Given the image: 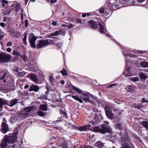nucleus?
I'll return each instance as SVG.
<instances>
[{
	"label": "nucleus",
	"instance_id": "obj_13",
	"mask_svg": "<svg viewBox=\"0 0 148 148\" xmlns=\"http://www.w3.org/2000/svg\"><path fill=\"white\" fill-rule=\"evenodd\" d=\"M91 127V125L88 124L82 126H75V128L80 131H86L89 128Z\"/></svg>",
	"mask_w": 148,
	"mask_h": 148
},
{
	"label": "nucleus",
	"instance_id": "obj_58",
	"mask_svg": "<svg viewBox=\"0 0 148 148\" xmlns=\"http://www.w3.org/2000/svg\"><path fill=\"white\" fill-rule=\"evenodd\" d=\"M77 22L78 23H82V20L79 18L77 19Z\"/></svg>",
	"mask_w": 148,
	"mask_h": 148
},
{
	"label": "nucleus",
	"instance_id": "obj_50",
	"mask_svg": "<svg viewBox=\"0 0 148 148\" xmlns=\"http://www.w3.org/2000/svg\"><path fill=\"white\" fill-rule=\"evenodd\" d=\"M136 52H137V53H145V51H140V50H137Z\"/></svg>",
	"mask_w": 148,
	"mask_h": 148
},
{
	"label": "nucleus",
	"instance_id": "obj_63",
	"mask_svg": "<svg viewBox=\"0 0 148 148\" xmlns=\"http://www.w3.org/2000/svg\"><path fill=\"white\" fill-rule=\"evenodd\" d=\"M60 82L62 85L64 84L65 83L64 81L63 80H61Z\"/></svg>",
	"mask_w": 148,
	"mask_h": 148
},
{
	"label": "nucleus",
	"instance_id": "obj_8",
	"mask_svg": "<svg viewBox=\"0 0 148 148\" xmlns=\"http://www.w3.org/2000/svg\"><path fill=\"white\" fill-rule=\"evenodd\" d=\"M47 40H40L37 41V44L36 45V47L38 49L42 48H44L47 46Z\"/></svg>",
	"mask_w": 148,
	"mask_h": 148
},
{
	"label": "nucleus",
	"instance_id": "obj_62",
	"mask_svg": "<svg viewBox=\"0 0 148 148\" xmlns=\"http://www.w3.org/2000/svg\"><path fill=\"white\" fill-rule=\"evenodd\" d=\"M142 107V106L140 105H139L137 107V108L138 109H140L141 107Z\"/></svg>",
	"mask_w": 148,
	"mask_h": 148
},
{
	"label": "nucleus",
	"instance_id": "obj_59",
	"mask_svg": "<svg viewBox=\"0 0 148 148\" xmlns=\"http://www.w3.org/2000/svg\"><path fill=\"white\" fill-rule=\"evenodd\" d=\"M84 148H93L92 147L87 146V145H84Z\"/></svg>",
	"mask_w": 148,
	"mask_h": 148
},
{
	"label": "nucleus",
	"instance_id": "obj_23",
	"mask_svg": "<svg viewBox=\"0 0 148 148\" xmlns=\"http://www.w3.org/2000/svg\"><path fill=\"white\" fill-rule=\"evenodd\" d=\"M95 146L99 148H102L103 144L101 141H98L95 143Z\"/></svg>",
	"mask_w": 148,
	"mask_h": 148
},
{
	"label": "nucleus",
	"instance_id": "obj_54",
	"mask_svg": "<svg viewBox=\"0 0 148 148\" xmlns=\"http://www.w3.org/2000/svg\"><path fill=\"white\" fill-rule=\"evenodd\" d=\"M8 1L5 0H3L2 1V3L4 4H8Z\"/></svg>",
	"mask_w": 148,
	"mask_h": 148
},
{
	"label": "nucleus",
	"instance_id": "obj_52",
	"mask_svg": "<svg viewBox=\"0 0 148 148\" xmlns=\"http://www.w3.org/2000/svg\"><path fill=\"white\" fill-rule=\"evenodd\" d=\"M67 27H68L69 29H71V28L72 27H74V26L73 25H72V24H71V23H70V24H69V25H67Z\"/></svg>",
	"mask_w": 148,
	"mask_h": 148
},
{
	"label": "nucleus",
	"instance_id": "obj_12",
	"mask_svg": "<svg viewBox=\"0 0 148 148\" xmlns=\"http://www.w3.org/2000/svg\"><path fill=\"white\" fill-rule=\"evenodd\" d=\"M33 107L32 106L27 107L24 109V110L25 112L23 113V119L29 116V113L33 109Z\"/></svg>",
	"mask_w": 148,
	"mask_h": 148
},
{
	"label": "nucleus",
	"instance_id": "obj_30",
	"mask_svg": "<svg viewBox=\"0 0 148 148\" xmlns=\"http://www.w3.org/2000/svg\"><path fill=\"white\" fill-rule=\"evenodd\" d=\"M141 124L148 130V122L146 121H143L141 122Z\"/></svg>",
	"mask_w": 148,
	"mask_h": 148
},
{
	"label": "nucleus",
	"instance_id": "obj_27",
	"mask_svg": "<svg viewBox=\"0 0 148 148\" xmlns=\"http://www.w3.org/2000/svg\"><path fill=\"white\" fill-rule=\"evenodd\" d=\"M130 72V69L129 67H127L125 69V71L124 73L125 74V77H127L128 76H131V74H129L128 73Z\"/></svg>",
	"mask_w": 148,
	"mask_h": 148
},
{
	"label": "nucleus",
	"instance_id": "obj_2",
	"mask_svg": "<svg viewBox=\"0 0 148 148\" xmlns=\"http://www.w3.org/2000/svg\"><path fill=\"white\" fill-rule=\"evenodd\" d=\"M18 132H14L13 134L6 135L4 137L3 140L0 144V148L9 147V144L15 142L16 139Z\"/></svg>",
	"mask_w": 148,
	"mask_h": 148
},
{
	"label": "nucleus",
	"instance_id": "obj_17",
	"mask_svg": "<svg viewBox=\"0 0 148 148\" xmlns=\"http://www.w3.org/2000/svg\"><path fill=\"white\" fill-rule=\"evenodd\" d=\"M135 88V86L134 85H129L127 86L125 88L127 92H132L134 91Z\"/></svg>",
	"mask_w": 148,
	"mask_h": 148
},
{
	"label": "nucleus",
	"instance_id": "obj_44",
	"mask_svg": "<svg viewBox=\"0 0 148 148\" xmlns=\"http://www.w3.org/2000/svg\"><path fill=\"white\" fill-rule=\"evenodd\" d=\"M18 74L19 75V76L21 77L24 76L26 74L25 72L24 71H23L20 72H19Z\"/></svg>",
	"mask_w": 148,
	"mask_h": 148
},
{
	"label": "nucleus",
	"instance_id": "obj_38",
	"mask_svg": "<svg viewBox=\"0 0 148 148\" xmlns=\"http://www.w3.org/2000/svg\"><path fill=\"white\" fill-rule=\"evenodd\" d=\"M60 72L63 76L66 75H67V71L63 69V70H61Z\"/></svg>",
	"mask_w": 148,
	"mask_h": 148
},
{
	"label": "nucleus",
	"instance_id": "obj_40",
	"mask_svg": "<svg viewBox=\"0 0 148 148\" xmlns=\"http://www.w3.org/2000/svg\"><path fill=\"white\" fill-rule=\"evenodd\" d=\"M13 55H15L17 56H21V55L19 52L15 51H13Z\"/></svg>",
	"mask_w": 148,
	"mask_h": 148
},
{
	"label": "nucleus",
	"instance_id": "obj_33",
	"mask_svg": "<svg viewBox=\"0 0 148 148\" xmlns=\"http://www.w3.org/2000/svg\"><path fill=\"white\" fill-rule=\"evenodd\" d=\"M47 41V45H54L55 44V41L52 40L46 39Z\"/></svg>",
	"mask_w": 148,
	"mask_h": 148
},
{
	"label": "nucleus",
	"instance_id": "obj_41",
	"mask_svg": "<svg viewBox=\"0 0 148 148\" xmlns=\"http://www.w3.org/2000/svg\"><path fill=\"white\" fill-rule=\"evenodd\" d=\"M62 148H68V145L66 142H64L62 144Z\"/></svg>",
	"mask_w": 148,
	"mask_h": 148
},
{
	"label": "nucleus",
	"instance_id": "obj_11",
	"mask_svg": "<svg viewBox=\"0 0 148 148\" xmlns=\"http://www.w3.org/2000/svg\"><path fill=\"white\" fill-rule=\"evenodd\" d=\"M106 115L110 119H112L114 117V114L111 112L110 109L108 106L105 107Z\"/></svg>",
	"mask_w": 148,
	"mask_h": 148
},
{
	"label": "nucleus",
	"instance_id": "obj_34",
	"mask_svg": "<svg viewBox=\"0 0 148 148\" xmlns=\"http://www.w3.org/2000/svg\"><path fill=\"white\" fill-rule=\"evenodd\" d=\"M73 89L77 91L79 93H82H82L84 92L82 90H80V89L78 88L75 87L74 86H73Z\"/></svg>",
	"mask_w": 148,
	"mask_h": 148
},
{
	"label": "nucleus",
	"instance_id": "obj_61",
	"mask_svg": "<svg viewBox=\"0 0 148 148\" xmlns=\"http://www.w3.org/2000/svg\"><path fill=\"white\" fill-rule=\"evenodd\" d=\"M95 118H96V121L97 122L98 121V116H97L95 115Z\"/></svg>",
	"mask_w": 148,
	"mask_h": 148
},
{
	"label": "nucleus",
	"instance_id": "obj_36",
	"mask_svg": "<svg viewBox=\"0 0 148 148\" xmlns=\"http://www.w3.org/2000/svg\"><path fill=\"white\" fill-rule=\"evenodd\" d=\"M129 79L134 82H137L139 80L138 78V77H131Z\"/></svg>",
	"mask_w": 148,
	"mask_h": 148
},
{
	"label": "nucleus",
	"instance_id": "obj_1",
	"mask_svg": "<svg viewBox=\"0 0 148 148\" xmlns=\"http://www.w3.org/2000/svg\"><path fill=\"white\" fill-rule=\"evenodd\" d=\"M117 133L115 136L116 138L119 142L122 143L120 148H132L130 145L131 142L128 137L127 133L125 130Z\"/></svg>",
	"mask_w": 148,
	"mask_h": 148
},
{
	"label": "nucleus",
	"instance_id": "obj_25",
	"mask_svg": "<svg viewBox=\"0 0 148 148\" xmlns=\"http://www.w3.org/2000/svg\"><path fill=\"white\" fill-rule=\"evenodd\" d=\"M123 54L124 55V56L126 57H127V56H129L131 58L137 57L136 56L134 55L132 53H125L124 52H123Z\"/></svg>",
	"mask_w": 148,
	"mask_h": 148
},
{
	"label": "nucleus",
	"instance_id": "obj_31",
	"mask_svg": "<svg viewBox=\"0 0 148 148\" xmlns=\"http://www.w3.org/2000/svg\"><path fill=\"white\" fill-rule=\"evenodd\" d=\"M26 16L23 10H22L21 14V19L22 21H23V19L26 18Z\"/></svg>",
	"mask_w": 148,
	"mask_h": 148
},
{
	"label": "nucleus",
	"instance_id": "obj_43",
	"mask_svg": "<svg viewBox=\"0 0 148 148\" xmlns=\"http://www.w3.org/2000/svg\"><path fill=\"white\" fill-rule=\"evenodd\" d=\"M92 15V14L91 13H85V14H82V16L83 17H85L86 16H89L91 15Z\"/></svg>",
	"mask_w": 148,
	"mask_h": 148
},
{
	"label": "nucleus",
	"instance_id": "obj_49",
	"mask_svg": "<svg viewBox=\"0 0 148 148\" xmlns=\"http://www.w3.org/2000/svg\"><path fill=\"white\" fill-rule=\"evenodd\" d=\"M12 45V43L11 42H7L6 46L7 47H10Z\"/></svg>",
	"mask_w": 148,
	"mask_h": 148
},
{
	"label": "nucleus",
	"instance_id": "obj_24",
	"mask_svg": "<svg viewBox=\"0 0 148 148\" xmlns=\"http://www.w3.org/2000/svg\"><path fill=\"white\" fill-rule=\"evenodd\" d=\"M140 65L143 67L146 68L148 67V62L146 61H143L140 63Z\"/></svg>",
	"mask_w": 148,
	"mask_h": 148
},
{
	"label": "nucleus",
	"instance_id": "obj_37",
	"mask_svg": "<svg viewBox=\"0 0 148 148\" xmlns=\"http://www.w3.org/2000/svg\"><path fill=\"white\" fill-rule=\"evenodd\" d=\"M105 10H99V12L100 13H103L105 15L108 16L109 14L108 13H107V12L104 11Z\"/></svg>",
	"mask_w": 148,
	"mask_h": 148
},
{
	"label": "nucleus",
	"instance_id": "obj_39",
	"mask_svg": "<svg viewBox=\"0 0 148 148\" xmlns=\"http://www.w3.org/2000/svg\"><path fill=\"white\" fill-rule=\"evenodd\" d=\"M20 57L21 58L23 59V60L24 61H25V62L28 59L27 57L25 55H21Z\"/></svg>",
	"mask_w": 148,
	"mask_h": 148
},
{
	"label": "nucleus",
	"instance_id": "obj_48",
	"mask_svg": "<svg viewBox=\"0 0 148 148\" xmlns=\"http://www.w3.org/2000/svg\"><path fill=\"white\" fill-rule=\"evenodd\" d=\"M28 26V21L27 19L25 20V26L27 27Z\"/></svg>",
	"mask_w": 148,
	"mask_h": 148
},
{
	"label": "nucleus",
	"instance_id": "obj_4",
	"mask_svg": "<svg viewBox=\"0 0 148 148\" xmlns=\"http://www.w3.org/2000/svg\"><path fill=\"white\" fill-rule=\"evenodd\" d=\"M11 58L10 55L4 52L0 53V63H3L8 62Z\"/></svg>",
	"mask_w": 148,
	"mask_h": 148
},
{
	"label": "nucleus",
	"instance_id": "obj_56",
	"mask_svg": "<svg viewBox=\"0 0 148 148\" xmlns=\"http://www.w3.org/2000/svg\"><path fill=\"white\" fill-rule=\"evenodd\" d=\"M57 1V0H50V3H56Z\"/></svg>",
	"mask_w": 148,
	"mask_h": 148
},
{
	"label": "nucleus",
	"instance_id": "obj_20",
	"mask_svg": "<svg viewBox=\"0 0 148 148\" xmlns=\"http://www.w3.org/2000/svg\"><path fill=\"white\" fill-rule=\"evenodd\" d=\"M139 76L142 81H144L146 79L148 78V76H147L144 73H140L139 74Z\"/></svg>",
	"mask_w": 148,
	"mask_h": 148
},
{
	"label": "nucleus",
	"instance_id": "obj_26",
	"mask_svg": "<svg viewBox=\"0 0 148 148\" xmlns=\"http://www.w3.org/2000/svg\"><path fill=\"white\" fill-rule=\"evenodd\" d=\"M6 103V100L0 99V108H1L3 107V105L5 104Z\"/></svg>",
	"mask_w": 148,
	"mask_h": 148
},
{
	"label": "nucleus",
	"instance_id": "obj_21",
	"mask_svg": "<svg viewBox=\"0 0 148 148\" xmlns=\"http://www.w3.org/2000/svg\"><path fill=\"white\" fill-rule=\"evenodd\" d=\"M89 24L90 25V26L94 29L97 28V25L96 23L94 21L91 20L88 22Z\"/></svg>",
	"mask_w": 148,
	"mask_h": 148
},
{
	"label": "nucleus",
	"instance_id": "obj_10",
	"mask_svg": "<svg viewBox=\"0 0 148 148\" xmlns=\"http://www.w3.org/2000/svg\"><path fill=\"white\" fill-rule=\"evenodd\" d=\"M36 39V37L33 34L31 35L29 37V40L30 45L32 47L34 48H35L36 47L35 44V42Z\"/></svg>",
	"mask_w": 148,
	"mask_h": 148
},
{
	"label": "nucleus",
	"instance_id": "obj_16",
	"mask_svg": "<svg viewBox=\"0 0 148 148\" xmlns=\"http://www.w3.org/2000/svg\"><path fill=\"white\" fill-rule=\"evenodd\" d=\"M28 76L29 79L34 82L37 83L38 82V79L35 75L30 74Z\"/></svg>",
	"mask_w": 148,
	"mask_h": 148
},
{
	"label": "nucleus",
	"instance_id": "obj_19",
	"mask_svg": "<svg viewBox=\"0 0 148 148\" xmlns=\"http://www.w3.org/2000/svg\"><path fill=\"white\" fill-rule=\"evenodd\" d=\"M39 89V87L38 86H35L33 84L30 87L29 89V91H34L37 92Z\"/></svg>",
	"mask_w": 148,
	"mask_h": 148
},
{
	"label": "nucleus",
	"instance_id": "obj_55",
	"mask_svg": "<svg viewBox=\"0 0 148 148\" xmlns=\"http://www.w3.org/2000/svg\"><path fill=\"white\" fill-rule=\"evenodd\" d=\"M52 25L53 26L58 25H57V23L56 21H54L52 23Z\"/></svg>",
	"mask_w": 148,
	"mask_h": 148
},
{
	"label": "nucleus",
	"instance_id": "obj_9",
	"mask_svg": "<svg viewBox=\"0 0 148 148\" xmlns=\"http://www.w3.org/2000/svg\"><path fill=\"white\" fill-rule=\"evenodd\" d=\"M8 76L5 72H2L0 73V82L1 83H8Z\"/></svg>",
	"mask_w": 148,
	"mask_h": 148
},
{
	"label": "nucleus",
	"instance_id": "obj_47",
	"mask_svg": "<svg viewBox=\"0 0 148 148\" xmlns=\"http://www.w3.org/2000/svg\"><path fill=\"white\" fill-rule=\"evenodd\" d=\"M141 102L142 103H145L148 102V100H146L144 98H143L141 100Z\"/></svg>",
	"mask_w": 148,
	"mask_h": 148
},
{
	"label": "nucleus",
	"instance_id": "obj_15",
	"mask_svg": "<svg viewBox=\"0 0 148 148\" xmlns=\"http://www.w3.org/2000/svg\"><path fill=\"white\" fill-rule=\"evenodd\" d=\"M65 34L64 32L62 30H58L56 31L54 33H50L49 35L51 36H58L59 35H64Z\"/></svg>",
	"mask_w": 148,
	"mask_h": 148
},
{
	"label": "nucleus",
	"instance_id": "obj_42",
	"mask_svg": "<svg viewBox=\"0 0 148 148\" xmlns=\"http://www.w3.org/2000/svg\"><path fill=\"white\" fill-rule=\"evenodd\" d=\"M115 127L116 129H121V125L120 123H117L115 125Z\"/></svg>",
	"mask_w": 148,
	"mask_h": 148
},
{
	"label": "nucleus",
	"instance_id": "obj_22",
	"mask_svg": "<svg viewBox=\"0 0 148 148\" xmlns=\"http://www.w3.org/2000/svg\"><path fill=\"white\" fill-rule=\"evenodd\" d=\"M18 101V100L16 99H13L9 102L8 105L12 107L16 104Z\"/></svg>",
	"mask_w": 148,
	"mask_h": 148
},
{
	"label": "nucleus",
	"instance_id": "obj_14",
	"mask_svg": "<svg viewBox=\"0 0 148 148\" xmlns=\"http://www.w3.org/2000/svg\"><path fill=\"white\" fill-rule=\"evenodd\" d=\"M113 2V0H111L110 1V3H111L109 5V9L111 10L112 9H113V6H115V8H120L122 7V6H124V5H122V4L120 3L119 4H116L113 5H112V3Z\"/></svg>",
	"mask_w": 148,
	"mask_h": 148
},
{
	"label": "nucleus",
	"instance_id": "obj_6",
	"mask_svg": "<svg viewBox=\"0 0 148 148\" xmlns=\"http://www.w3.org/2000/svg\"><path fill=\"white\" fill-rule=\"evenodd\" d=\"M80 97L85 101H90L93 99V96L87 92H84L82 95L80 96Z\"/></svg>",
	"mask_w": 148,
	"mask_h": 148
},
{
	"label": "nucleus",
	"instance_id": "obj_18",
	"mask_svg": "<svg viewBox=\"0 0 148 148\" xmlns=\"http://www.w3.org/2000/svg\"><path fill=\"white\" fill-rule=\"evenodd\" d=\"M49 82L52 85L54 86L55 84L56 83V80L52 74L49 77Z\"/></svg>",
	"mask_w": 148,
	"mask_h": 148
},
{
	"label": "nucleus",
	"instance_id": "obj_51",
	"mask_svg": "<svg viewBox=\"0 0 148 148\" xmlns=\"http://www.w3.org/2000/svg\"><path fill=\"white\" fill-rule=\"evenodd\" d=\"M16 9H20L21 8L20 5L19 4H17L16 5Z\"/></svg>",
	"mask_w": 148,
	"mask_h": 148
},
{
	"label": "nucleus",
	"instance_id": "obj_32",
	"mask_svg": "<svg viewBox=\"0 0 148 148\" xmlns=\"http://www.w3.org/2000/svg\"><path fill=\"white\" fill-rule=\"evenodd\" d=\"M42 110H40L38 111L37 114L38 115L41 116H44L45 115L46 113L45 112H43Z\"/></svg>",
	"mask_w": 148,
	"mask_h": 148
},
{
	"label": "nucleus",
	"instance_id": "obj_45",
	"mask_svg": "<svg viewBox=\"0 0 148 148\" xmlns=\"http://www.w3.org/2000/svg\"><path fill=\"white\" fill-rule=\"evenodd\" d=\"M6 10L8 11H4L3 14L5 15H9L11 12V11H10V10Z\"/></svg>",
	"mask_w": 148,
	"mask_h": 148
},
{
	"label": "nucleus",
	"instance_id": "obj_28",
	"mask_svg": "<svg viewBox=\"0 0 148 148\" xmlns=\"http://www.w3.org/2000/svg\"><path fill=\"white\" fill-rule=\"evenodd\" d=\"M72 97L75 100L78 101L80 103H82L83 102V101L81 99L77 96L75 95H72Z\"/></svg>",
	"mask_w": 148,
	"mask_h": 148
},
{
	"label": "nucleus",
	"instance_id": "obj_3",
	"mask_svg": "<svg viewBox=\"0 0 148 148\" xmlns=\"http://www.w3.org/2000/svg\"><path fill=\"white\" fill-rule=\"evenodd\" d=\"M108 123H106V124H103L101 125V128L96 126L91 128V130L93 132H99L101 134H105L106 132L110 133L111 130L110 127L108 125Z\"/></svg>",
	"mask_w": 148,
	"mask_h": 148
},
{
	"label": "nucleus",
	"instance_id": "obj_57",
	"mask_svg": "<svg viewBox=\"0 0 148 148\" xmlns=\"http://www.w3.org/2000/svg\"><path fill=\"white\" fill-rule=\"evenodd\" d=\"M12 49L10 48H8L7 49V51L8 52H10L11 51Z\"/></svg>",
	"mask_w": 148,
	"mask_h": 148
},
{
	"label": "nucleus",
	"instance_id": "obj_60",
	"mask_svg": "<svg viewBox=\"0 0 148 148\" xmlns=\"http://www.w3.org/2000/svg\"><path fill=\"white\" fill-rule=\"evenodd\" d=\"M56 46L58 47L59 48H60L61 47V44H56Z\"/></svg>",
	"mask_w": 148,
	"mask_h": 148
},
{
	"label": "nucleus",
	"instance_id": "obj_35",
	"mask_svg": "<svg viewBox=\"0 0 148 148\" xmlns=\"http://www.w3.org/2000/svg\"><path fill=\"white\" fill-rule=\"evenodd\" d=\"M27 38V34H24V37L23 39V43L25 45H26L27 43L26 42V39Z\"/></svg>",
	"mask_w": 148,
	"mask_h": 148
},
{
	"label": "nucleus",
	"instance_id": "obj_5",
	"mask_svg": "<svg viewBox=\"0 0 148 148\" xmlns=\"http://www.w3.org/2000/svg\"><path fill=\"white\" fill-rule=\"evenodd\" d=\"M1 127V131L3 134L6 133L9 130L8 125L7 123V121L5 118L3 119Z\"/></svg>",
	"mask_w": 148,
	"mask_h": 148
},
{
	"label": "nucleus",
	"instance_id": "obj_64",
	"mask_svg": "<svg viewBox=\"0 0 148 148\" xmlns=\"http://www.w3.org/2000/svg\"><path fill=\"white\" fill-rule=\"evenodd\" d=\"M145 0H138V1L139 3H142Z\"/></svg>",
	"mask_w": 148,
	"mask_h": 148
},
{
	"label": "nucleus",
	"instance_id": "obj_7",
	"mask_svg": "<svg viewBox=\"0 0 148 148\" xmlns=\"http://www.w3.org/2000/svg\"><path fill=\"white\" fill-rule=\"evenodd\" d=\"M99 32L102 34H105L108 36L111 37V36L110 35L108 32L105 27H104V24L102 22H101L99 23Z\"/></svg>",
	"mask_w": 148,
	"mask_h": 148
},
{
	"label": "nucleus",
	"instance_id": "obj_29",
	"mask_svg": "<svg viewBox=\"0 0 148 148\" xmlns=\"http://www.w3.org/2000/svg\"><path fill=\"white\" fill-rule=\"evenodd\" d=\"M40 110L43 111H46L47 109V106L44 104L41 105L40 106Z\"/></svg>",
	"mask_w": 148,
	"mask_h": 148
},
{
	"label": "nucleus",
	"instance_id": "obj_53",
	"mask_svg": "<svg viewBox=\"0 0 148 148\" xmlns=\"http://www.w3.org/2000/svg\"><path fill=\"white\" fill-rule=\"evenodd\" d=\"M0 25L3 27H4L5 26V24L3 22L0 23Z\"/></svg>",
	"mask_w": 148,
	"mask_h": 148
},
{
	"label": "nucleus",
	"instance_id": "obj_46",
	"mask_svg": "<svg viewBox=\"0 0 148 148\" xmlns=\"http://www.w3.org/2000/svg\"><path fill=\"white\" fill-rule=\"evenodd\" d=\"M131 133L132 134L133 136L137 140L138 139V136L136 134L133 132H132Z\"/></svg>",
	"mask_w": 148,
	"mask_h": 148
}]
</instances>
